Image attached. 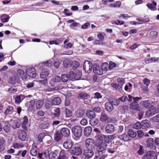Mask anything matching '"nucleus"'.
<instances>
[{
	"instance_id": "26",
	"label": "nucleus",
	"mask_w": 159,
	"mask_h": 159,
	"mask_svg": "<svg viewBox=\"0 0 159 159\" xmlns=\"http://www.w3.org/2000/svg\"><path fill=\"white\" fill-rule=\"evenodd\" d=\"M109 120V117L105 113H102L100 117V120L103 122H106Z\"/></svg>"
},
{
	"instance_id": "60",
	"label": "nucleus",
	"mask_w": 159,
	"mask_h": 159,
	"mask_svg": "<svg viewBox=\"0 0 159 159\" xmlns=\"http://www.w3.org/2000/svg\"><path fill=\"white\" fill-rule=\"evenodd\" d=\"M153 139L150 138L147 141L148 145V147H151L153 146Z\"/></svg>"
},
{
	"instance_id": "10",
	"label": "nucleus",
	"mask_w": 159,
	"mask_h": 159,
	"mask_svg": "<svg viewBox=\"0 0 159 159\" xmlns=\"http://www.w3.org/2000/svg\"><path fill=\"white\" fill-rule=\"evenodd\" d=\"M20 82L19 77L16 75H14L13 77H11L9 81V83L12 85H14L16 83H19Z\"/></svg>"
},
{
	"instance_id": "31",
	"label": "nucleus",
	"mask_w": 159,
	"mask_h": 159,
	"mask_svg": "<svg viewBox=\"0 0 159 159\" xmlns=\"http://www.w3.org/2000/svg\"><path fill=\"white\" fill-rule=\"evenodd\" d=\"M36 147L34 146V145H32L31 149L30 151V154L34 156H35L37 155V149Z\"/></svg>"
},
{
	"instance_id": "24",
	"label": "nucleus",
	"mask_w": 159,
	"mask_h": 159,
	"mask_svg": "<svg viewBox=\"0 0 159 159\" xmlns=\"http://www.w3.org/2000/svg\"><path fill=\"white\" fill-rule=\"evenodd\" d=\"M117 148V147L116 145L111 144L110 147L107 148V151L110 153H113L115 152Z\"/></svg>"
},
{
	"instance_id": "22",
	"label": "nucleus",
	"mask_w": 159,
	"mask_h": 159,
	"mask_svg": "<svg viewBox=\"0 0 159 159\" xmlns=\"http://www.w3.org/2000/svg\"><path fill=\"white\" fill-rule=\"evenodd\" d=\"M142 104L144 107L149 108L152 106L154 104V103L150 100H148L143 101Z\"/></svg>"
},
{
	"instance_id": "43",
	"label": "nucleus",
	"mask_w": 159,
	"mask_h": 159,
	"mask_svg": "<svg viewBox=\"0 0 159 159\" xmlns=\"http://www.w3.org/2000/svg\"><path fill=\"white\" fill-rule=\"evenodd\" d=\"M47 135V134L45 133L42 132L40 133L38 135L37 139L39 140L40 142L42 141L43 138Z\"/></svg>"
},
{
	"instance_id": "49",
	"label": "nucleus",
	"mask_w": 159,
	"mask_h": 159,
	"mask_svg": "<svg viewBox=\"0 0 159 159\" xmlns=\"http://www.w3.org/2000/svg\"><path fill=\"white\" fill-rule=\"evenodd\" d=\"M69 77L66 74L61 75V79L63 82H66L68 80Z\"/></svg>"
},
{
	"instance_id": "46",
	"label": "nucleus",
	"mask_w": 159,
	"mask_h": 159,
	"mask_svg": "<svg viewBox=\"0 0 159 159\" xmlns=\"http://www.w3.org/2000/svg\"><path fill=\"white\" fill-rule=\"evenodd\" d=\"M71 66L73 69H75L77 68L79 66V62L76 61H72Z\"/></svg>"
},
{
	"instance_id": "45",
	"label": "nucleus",
	"mask_w": 159,
	"mask_h": 159,
	"mask_svg": "<svg viewBox=\"0 0 159 159\" xmlns=\"http://www.w3.org/2000/svg\"><path fill=\"white\" fill-rule=\"evenodd\" d=\"M98 120L97 119H92L90 120V123L92 126H95L98 124Z\"/></svg>"
},
{
	"instance_id": "58",
	"label": "nucleus",
	"mask_w": 159,
	"mask_h": 159,
	"mask_svg": "<svg viewBox=\"0 0 159 159\" xmlns=\"http://www.w3.org/2000/svg\"><path fill=\"white\" fill-rule=\"evenodd\" d=\"M141 127V124L139 122H137L133 125V128L137 129H139Z\"/></svg>"
},
{
	"instance_id": "11",
	"label": "nucleus",
	"mask_w": 159,
	"mask_h": 159,
	"mask_svg": "<svg viewBox=\"0 0 159 159\" xmlns=\"http://www.w3.org/2000/svg\"><path fill=\"white\" fill-rule=\"evenodd\" d=\"M70 152L73 154L78 155L82 153V149L79 146H75L72 148Z\"/></svg>"
},
{
	"instance_id": "42",
	"label": "nucleus",
	"mask_w": 159,
	"mask_h": 159,
	"mask_svg": "<svg viewBox=\"0 0 159 159\" xmlns=\"http://www.w3.org/2000/svg\"><path fill=\"white\" fill-rule=\"evenodd\" d=\"M85 111L83 109H80L77 111L76 113V116L78 117H82L84 114Z\"/></svg>"
},
{
	"instance_id": "1",
	"label": "nucleus",
	"mask_w": 159,
	"mask_h": 159,
	"mask_svg": "<svg viewBox=\"0 0 159 159\" xmlns=\"http://www.w3.org/2000/svg\"><path fill=\"white\" fill-rule=\"evenodd\" d=\"M107 144L105 142L100 141L97 145L96 149L97 152L95 153V157L98 158L102 153V152L105 151L107 147Z\"/></svg>"
},
{
	"instance_id": "5",
	"label": "nucleus",
	"mask_w": 159,
	"mask_h": 159,
	"mask_svg": "<svg viewBox=\"0 0 159 159\" xmlns=\"http://www.w3.org/2000/svg\"><path fill=\"white\" fill-rule=\"evenodd\" d=\"M52 62L50 60H48L37 65L35 66V67L39 68L40 70H41L45 66L50 67L52 66Z\"/></svg>"
},
{
	"instance_id": "18",
	"label": "nucleus",
	"mask_w": 159,
	"mask_h": 159,
	"mask_svg": "<svg viewBox=\"0 0 159 159\" xmlns=\"http://www.w3.org/2000/svg\"><path fill=\"white\" fill-rule=\"evenodd\" d=\"M61 99L59 97H56L51 100L52 105L53 106H57L59 105L61 103Z\"/></svg>"
},
{
	"instance_id": "50",
	"label": "nucleus",
	"mask_w": 159,
	"mask_h": 159,
	"mask_svg": "<svg viewBox=\"0 0 159 159\" xmlns=\"http://www.w3.org/2000/svg\"><path fill=\"white\" fill-rule=\"evenodd\" d=\"M49 156L50 159H57L58 158L56 153L54 152H51Z\"/></svg>"
},
{
	"instance_id": "12",
	"label": "nucleus",
	"mask_w": 159,
	"mask_h": 159,
	"mask_svg": "<svg viewBox=\"0 0 159 159\" xmlns=\"http://www.w3.org/2000/svg\"><path fill=\"white\" fill-rule=\"evenodd\" d=\"M26 72L28 75L31 78H34L36 76V70L34 68L32 67L27 69Z\"/></svg>"
},
{
	"instance_id": "23",
	"label": "nucleus",
	"mask_w": 159,
	"mask_h": 159,
	"mask_svg": "<svg viewBox=\"0 0 159 159\" xmlns=\"http://www.w3.org/2000/svg\"><path fill=\"white\" fill-rule=\"evenodd\" d=\"M5 141L3 137H0V152L3 151L5 149Z\"/></svg>"
},
{
	"instance_id": "20",
	"label": "nucleus",
	"mask_w": 159,
	"mask_h": 159,
	"mask_svg": "<svg viewBox=\"0 0 159 159\" xmlns=\"http://www.w3.org/2000/svg\"><path fill=\"white\" fill-rule=\"evenodd\" d=\"M151 124L150 122L147 120H143L141 123V127L143 129H146L150 127Z\"/></svg>"
},
{
	"instance_id": "55",
	"label": "nucleus",
	"mask_w": 159,
	"mask_h": 159,
	"mask_svg": "<svg viewBox=\"0 0 159 159\" xmlns=\"http://www.w3.org/2000/svg\"><path fill=\"white\" fill-rule=\"evenodd\" d=\"M58 159H66V157L65 155L64 151H61L60 152Z\"/></svg>"
},
{
	"instance_id": "37",
	"label": "nucleus",
	"mask_w": 159,
	"mask_h": 159,
	"mask_svg": "<svg viewBox=\"0 0 159 159\" xmlns=\"http://www.w3.org/2000/svg\"><path fill=\"white\" fill-rule=\"evenodd\" d=\"M118 138L120 139L125 141H128L129 140V137L126 134H123L118 136Z\"/></svg>"
},
{
	"instance_id": "8",
	"label": "nucleus",
	"mask_w": 159,
	"mask_h": 159,
	"mask_svg": "<svg viewBox=\"0 0 159 159\" xmlns=\"http://www.w3.org/2000/svg\"><path fill=\"white\" fill-rule=\"evenodd\" d=\"M9 122L10 124L11 125V126L13 129H15L19 128L20 126V122L18 120H14L11 119L10 120Z\"/></svg>"
},
{
	"instance_id": "13",
	"label": "nucleus",
	"mask_w": 159,
	"mask_h": 159,
	"mask_svg": "<svg viewBox=\"0 0 159 159\" xmlns=\"http://www.w3.org/2000/svg\"><path fill=\"white\" fill-rule=\"evenodd\" d=\"M17 75L22 80H25L27 79V76L26 73L22 70L19 69L17 71Z\"/></svg>"
},
{
	"instance_id": "48",
	"label": "nucleus",
	"mask_w": 159,
	"mask_h": 159,
	"mask_svg": "<svg viewBox=\"0 0 159 159\" xmlns=\"http://www.w3.org/2000/svg\"><path fill=\"white\" fill-rule=\"evenodd\" d=\"M5 125L3 127L4 130L7 133L10 130V128L8 125V122L5 121Z\"/></svg>"
},
{
	"instance_id": "52",
	"label": "nucleus",
	"mask_w": 159,
	"mask_h": 159,
	"mask_svg": "<svg viewBox=\"0 0 159 159\" xmlns=\"http://www.w3.org/2000/svg\"><path fill=\"white\" fill-rule=\"evenodd\" d=\"M150 120L152 122H159V114L151 118Z\"/></svg>"
},
{
	"instance_id": "53",
	"label": "nucleus",
	"mask_w": 159,
	"mask_h": 159,
	"mask_svg": "<svg viewBox=\"0 0 159 159\" xmlns=\"http://www.w3.org/2000/svg\"><path fill=\"white\" fill-rule=\"evenodd\" d=\"M17 89L13 87H10L8 90V92L10 93H14L17 92Z\"/></svg>"
},
{
	"instance_id": "33",
	"label": "nucleus",
	"mask_w": 159,
	"mask_h": 159,
	"mask_svg": "<svg viewBox=\"0 0 159 159\" xmlns=\"http://www.w3.org/2000/svg\"><path fill=\"white\" fill-rule=\"evenodd\" d=\"M44 103L43 101L41 100H39L37 101L35 103L36 109H39L43 106Z\"/></svg>"
},
{
	"instance_id": "64",
	"label": "nucleus",
	"mask_w": 159,
	"mask_h": 159,
	"mask_svg": "<svg viewBox=\"0 0 159 159\" xmlns=\"http://www.w3.org/2000/svg\"><path fill=\"white\" fill-rule=\"evenodd\" d=\"M13 110V108L12 106H9L5 112V114H8L10 112L12 111Z\"/></svg>"
},
{
	"instance_id": "41",
	"label": "nucleus",
	"mask_w": 159,
	"mask_h": 159,
	"mask_svg": "<svg viewBox=\"0 0 159 159\" xmlns=\"http://www.w3.org/2000/svg\"><path fill=\"white\" fill-rule=\"evenodd\" d=\"M157 3L154 1H152V3H148L147 4V7L153 10L157 6Z\"/></svg>"
},
{
	"instance_id": "59",
	"label": "nucleus",
	"mask_w": 159,
	"mask_h": 159,
	"mask_svg": "<svg viewBox=\"0 0 159 159\" xmlns=\"http://www.w3.org/2000/svg\"><path fill=\"white\" fill-rule=\"evenodd\" d=\"M80 124L84 126L87 125L88 124L87 120L84 118H83L80 121Z\"/></svg>"
},
{
	"instance_id": "34",
	"label": "nucleus",
	"mask_w": 159,
	"mask_h": 159,
	"mask_svg": "<svg viewBox=\"0 0 159 159\" xmlns=\"http://www.w3.org/2000/svg\"><path fill=\"white\" fill-rule=\"evenodd\" d=\"M72 61L67 59H65L63 62L64 66L66 68L69 67L71 66Z\"/></svg>"
},
{
	"instance_id": "32",
	"label": "nucleus",
	"mask_w": 159,
	"mask_h": 159,
	"mask_svg": "<svg viewBox=\"0 0 159 159\" xmlns=\"http://www.w3.org/2000/svg\"><path fill=\"white\" fill-rule=\"evenodd\" d=\"M9 18V16L6 14L2 15L0 17L1 21L3 23L7 22Z\"/></svg>"
},
{
	"instance_id": "44",
	"label": "nucleus",
	"mask_w": 159,
	"mask_h": 159,
	"mask_svg": "<svg viewBox=\"0 0 159 159\" xmlns=\"http://www.w3.org/2000/svg\"><path fill=\"white\" fill-rule=\"evenodd\" d=\"M28 117L25 116L23 118V121L21 123V125L23 127L25 128L26 127V125L28 124Z\"/></svg>"
},
{
	"instance_id": "27",
	"label": "nucleus",
	"mask_w": 159,
	"mask_h": 159,
	"mask_svg": "<svg viewBox=\"0 0 159 159\" xmlns=\"http://www.w3.org/2000/svg\"><path fill=\"white\" fill-rule=\"evenodd\" d=\"M92 130V128L90 126L85 127L84 130V135L86 136H88L91 134Z\"/></svg>"
},
{
	"instance_id": "36",
	"label": "nucleus",
	"mask_w": 159,
	"mask_h": 159,
	"mask_svg": "<svg viewBox=\"0 0 159 159\" xmlns=\"http://www.w3.org/2000/svg\"><path fill=\"white\" fill-rule=\"evenodd\" d=\"M79 96L81 99L83 100L87 99L89 97V95L83 92L80 93L79 94Z\"/></svg>"
},
{
	"instance_id": "62",
	"label": "nucleus",
	"mask_w": 159,
	"mask_h": 159,
	"mask_svg": "<svg viewBox=\"0 0 159 159\" xmlns=\"http://www.w3.org/2000/svg\"><path fill=\"white\" fill-rule=\"evenodd\" d=\"M116 66V64L115 62H113L112 61H110L109 65V70H112L113 68L115 67Z\"/></svg>"
},
{
	"instance_id": "14",
	"label": "nucleus",
	"mask_w": 159,
	"mask_h": 159,
	"mask_svg": "<svg viewBox=\"0 0 159 159\" xmlns=\"http://www.w3.org/2000/svg\"><path fill=\"white\" fill-rule=\"evenodd\" d=\"M155 153L151 151L147 152L143 156V159H153L155 157Z\"/></svg>"
},
{
	"instance_id": "30",
	"label": "nucleus",
	"mask_w": 159,
	"mask_h": 159,
	"mask_svg": "<svg viewBox=\"0 0 159 159\" xmlns=\"http://www.w3.org/2000/svg\"><path fill=\"white\" fill-rule=\"evenodd\" d=\"M19 139L22 141H24L26 138V133L24 131L21 130L18 136Z\"/></svg>"
},
{
	"instance_id": "56",
	"label": "nucleus",
	"mask_w": 159,
	"mask_h": 159,
	"mask_svg": "<svg viewBox=\"0 0 159 159\" xmlns=\"http://www.w3.org/2000/svg\"><path fill=\"white\" fill-rule=\"evenodd\" d=\"M137 152L139 155H142L143 154L144 151L142 146L139 145V149Z\"/></svg>"
},
{
	"instance_id": "54",
	"label": "nucleus",
	"mask_w": 159,
	"mask_h": 159,
	"mask_svg": "<svg viewBox=\"0 0 159 159\" xmlns=\"http://www.w3.org/2000/svg\"><path fill=\"white\" fill-rule=\"evenodd\" d=\"M65 112L66 117H70L72 116V113L71 111L67 109H66Z\"/></svg>"
},
{
	"instance_id": "29",
	"label": "nucleus",
	"mask_w": 159,
	"mask_h": 159,
	"mask_svg": "<svg viewBox=\"0 0 159 159\" xmlns=\"http://www.w3.org/2000/svg\"><path fill=\"white\" fill-rule=\"evenodd\" d=\"M139 106L137 102H132L130 105V108L133 110H138L139 108Z\"/></svg>"
},
{
	"instance_id": "9",
	"label": "nucleus",
	"mask_w": 159,
	"mask_h": 159,
	"mask_svg": "<svg viewBox=\"0 0 159 159\" xmlns=\"http://www.w3.org/2000/svg\"><path fill=\"white\" fill-rule=\"evenodd\" d=\"M25 98V96L23 94L15 95L14 97L15 102L16 104L19 105Z\"/></svg>"
},
{
	"instance_id": "7",
	"label": "nucleus",
	"mask_w": 159,
	"mask_h": 159,
	"mask_svg": "<svg viewBox=\"0 0 159 159\" xmlns=\"http://www.w3.org/2000/svg\"><path fill=\"white\" fill-rule=\"evenodd\" d=\"M60 133L62 136L68 137L70 135V130L68 128H63L60 130Z\"/></svg>"
},
{
	"instance_id": "47",
	"label": "nucleus",
	"mask_w": 159,
	"mask_h": 159,
	"mask_svg": "<svg viewBox=\"0 0 159 159\" xmlns=\"http://www.w3.org/2000/svg\"><path fill=\"white\" fill-rule=\"evenodd\" d=\"M69 78L71 80H77V79L76 77V75L72 71H70L69 73Z\"/></svg>"
},
{
	"instance_id": "35",
	"label": "nucleus",
	"mask_w": 159,
	"mask_h": 159,
	"mask_svg": "<svg viewBox=\"0 0 159 159\" xmlns=\"http://www.w3.org/2000/svg\"><path fill=\"white\" fill-rule=\"evenodd\" d=\"M48 75V73L46 70H43L41 72L40 76L42 79H45Z\"/></svg>"
},
{
	"instance_id": "16",
	"label": "nucleus",
	"mask_w": 159,
	"mask_h": 159,
	"mask_svg": "<svg viewBox=\"0 0 159 159\" xmlns=\"http://www.w3.org/2000/svg\"><path fill=\"white\" fill-rule=\"evenodd\" d=\"M93 70L95 74L98 75H101L103 73L101 67L98 66L94 67L93 68Z\"/></svg>"
},
{
	"instance_id": "40",
	"label": "nucleus",
	"mask_w": 159,
	"mask_h": 159,
	"mask_svg": "<svg viewBox=\"0 0 159 159\" xmlns=\"http://www.w3.org/2000/svg\"><path fill=\"white\" fill-rule=\"evenodd\" d=\"M61 134L59 132L57 131L54 135V139L57 142H59L61 139Z\"/></svg>"
},
{
	"instance_id": "21",
	"label": "nucleus",
	"mask_w": 159,
	"mask_h": 159,
	"mask_svg": "<svg viewBox=\"0 0 159 159\" xmlns=\"http://www.w3.org/2000/svg\"><path fill=\"white\" fill-rule=\"evenodd\" d=\"M86 115L90 120L94 118L96 116L95 112L92 110H88L86 112Z\"/></svg>"
},
{
	"instance_id": "6",
	"label": "nucleus",
	"mask_w": 159,
	"mask_h": 159,
	"mask_svg": "<svg viewBox=\"0 0 159 159\" xmlns=\"http://www.w3.org/2000/svg\"><path fill=\"white\" fill-rule=\"evenodd\" d=\"M94 152L93 149L86 148L84 150L83 152V155L86 158L88 159L91 157L93 155Z\"/></svg>"
},
{
	"instance_id": "17",
	"label": "nucleus",
	"mask_w": 159,
	"mask_h": 159,
	"mask_svg": "<svg viewBox=\"0 0 159 159\" xmlns=\"http://www.w3.org/2000/svg\"><path fill=\"white\" fill-rule=\"evenodd\" d=\"M61 80V78L59 76H57L51 79L50 82V85L52 87L54 86L55 84L59 82Z\"/></svg>"
},
{
	"instance_id": "63",
	"label": "nucleus",
	"mask_w": 159,
	"mask_h": 159,
	"mask_svg": "<svg viewBox=\"0 0 159 159\" xmlns=\"http://www.w3.org/2000/svg\"><path fill=\"white\" fill-rule=\"evenodd\" d=\"M112 103V105H114L115 106L118 105L120 103V101L119 99L118 100L116 99H113L111 102H110Z\"/></svg>"
},
{
	"instance_id": "61",
	"label": "nucleus",
	"mask_w": 159,
	"mask_h": 159,
	"mask_svg": "<svg viewBox=\"0 0 159 159\" xmlns=\"http://www.w3.org/2000/svg\"><path fill=\"white\" fill-rule=\"evenodd\" d=\"M53 106L52 105L51 102V103L49 101H47L45 104V106L47 109H50Z\"/></svg>"
},
{
	"instance_id": "28",
	"label": "nucleus",
	"mask_w": 159,
	"mask_h": 159,
	"mask_svg": "<svg viewBox=\"0 0 159 159\" xmlns=\"http://www.w3.org/2000/svg\"><path fill=\"white\" fill-rule=\"evenodd\" d=\"M101 67L103 72H105L109 70V64L107 62L102 63L101 66Z\"/></svg>"
},
{
	"instance_id": "38",
	"label": "nucleus",
	"mask_w": 159,
	"mask_h": 159,
	"mask_svg": "<svg viewBox=\"0 0 159 159\" xmlns=\"http://www.w3.org/2000/svg\"><path fill=\"white\" fill-rule=\"evenodd\" d=\"M127 134L128 135L129 137V136L132 138H135L137 135L136 132H134L132 129H129L127 133Z\"/></svg>"
},
{
	"instance_id": "2",
	"label": "nucleus",
	"mask_w": 159,
	"mask_h": 159,
	"mask_svg": "<svg viewBox=\"0 0 159 159\" xmlns=\"http://www.w3.org/2000/svg\"><path fill=\"white\" fill-rule=\"evenodd\" d=\"M71 130L74 135L76 138H79L81 136L82 129L80 126H75L72 128Z\"/></svg>"
},
{
	"instance_id": "57",
	"label": "nucleus",
	"mask_w": 159,
	"mask_h": 159,
	"mask_svg": "<svg viewBox=\"0 0 159 159\" xmlns=\"http://www.w3.org/2000/svg\"><path fill=\"white\" fill-rule=\"evenodd\" d=\"M120 88L122 87L123 84L124 83V80L122 78H118L117 80Z\"/></svg>"
},
{
	"instance_id": "19",
	"label": "nucleus",
	"mask_w": 159,
	"mask_h": 159,
	"mask_svg": "<svg viewBox=\"0 0 159 159\" xmlns=\"http://www.w3.org/2000/svg\"><path fill=\"white\" fill-rule=\"evenodd\" d=\"M105 108L106 110L108 112H111L113 109V106L110 102H106L105 104Z\"/></svg>"
},
{
	"instance_id": "51",
	"label": "nucleus",
	"mask_w": 159,
	"mask_h": 159,
	"mask_svg": "<svg viewBox=\"0 0 159 159\" xmlns=\"http://www.w3.org/2000/svg\"><path fill=\"white\" fill-rule=\"evenodd\" d=\"M60 115V111L59 108H57L54 109V115L55 117H58Z\"/></svg>"
},
{
	"instance_id": "39",
	"label": "nucleus",
	"mask_w": 159,
	"mask_h": 159,
	"mask_svg": "<svg viewBox=\"0 0 159 159\" xmlns=\"http://www.w3.org/2000/svg\"><path fill=\"white\" fill-rule=\"evenodd\" d=\"M32 145H34V146L36 147L37 148H39L43 146V143L42 141L40 142L39 140L37 139Z\"/></svg>"
},
{
	"instance_id": "15",
	"label": "nucleus",
	"mask_w": 159,
	"mask_h": 159,
	"mask_svg": "<svg viewBox=\"0 0 159 159\" xmlns=\"http://www.w3.org/2000/svg\"><path fill=\"white\" fill-rule=\"evenodd\" d=\"M106 132L109 134H112L114 131V127L111 124H109L107 125L105 127Z\"/></svg>"
},
{
	"instance_id": "3",
	"label": "nucleus",
	"mask_w": 159,
	"mask_h": 159,
	"mask_svg": "<svg viewBox=\"0 0 159 159\" xmlns=\"http://www.w3.org/2000/svg\"><path fill=\"white\" fill-rule=\"evenodd\" d=\"M93 65L92 63L89 61H86L84 63L83 68L85 72L89 74L92 71V70Z\"/></svg>"
},
{
	"instance_id": "25",
	"label": "nucleus",
	"mask_w": 159,
	"mask_h": 159,
	"mask_svg": "<svg viewBox=\"0 0 159 159\" xmlns=\"http://www.w3.org/2000/svg\"><path fill=\"white\" fill-rule=\"evenodd\" d=\"M72 143L70 140H67L63 144L64 147L67 149H70L72 147Z\"/></svg>"
},
{
	"instance_id": "4",
	"label": "nucleus",
	"mask_w": 159,
	"mask_h": 159,
	"mask_svg": "<svg viewBox=\"0 0 159 159\" xmlns=\"http://www.w3.org/2000/svg\"><path fill=\"white\" fill-rule=\"evenodd\" d=\"M85 146L86 148L93 149L94 146V141L91 138H88L85 140Z\"/></svg>"
}]
</instances>
